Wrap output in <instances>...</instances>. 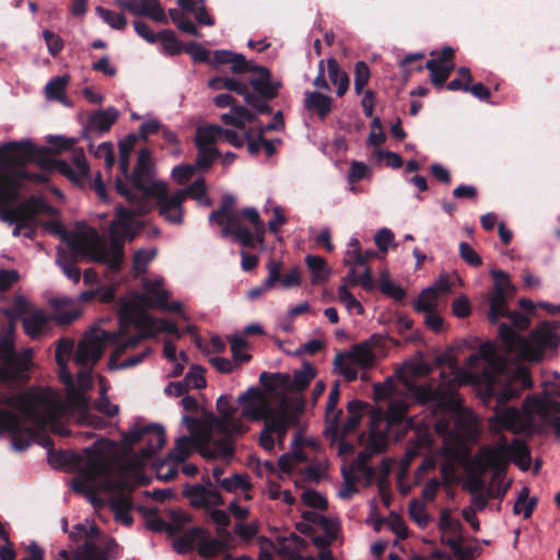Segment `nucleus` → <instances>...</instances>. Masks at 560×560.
Segmentation results:
<instances>
[{
  "instance_id": "aec40b11",
  "label": "nucleus",
  "mask_w": 560,
  "mask_h": 560,
  "mask_svg": "<svg viewBox=\"0 0 560 560\" xmlns=\"http://www.w3.org/2000/svg\"><path fill=\"white\" fill-rule=\"evenodd\" d=\"M203 483L192 485L185 489V495L194 508L209 510L224 504L220 492L211 488L210 477H202Z\"/></svg>"
},
{
  "instance_id": "5701e85b",
  "label": "nucleus",
  "mask_w": 560,
  "mask_h": 560,
  "mask_svg": "<svg viewBox=\"0 0 560 560\" xmlns=\"http://www.w3.org/2000/svg\"><path fill=\"white\" fill-rule=\"evenodd\" d=\"M253 73L249 84L258 94V97L266 103L275 98L282 85L281 81L273 79L266 67L256 66Z\"/></svg>"
},
{
  "instance_id": "ea45409f",
  "label": "nucleus",
  "mask_w": 560,
  "mask_h": 560,
  "mask_svg": "<svg viewBox=\"0 0 560 560\" xmlns=\"http://www.w3.org/2000/svg\"><path fill=\"white\" fill-rule=\"evenodd\" d=\"M177 4L185 11L191 12L199 24L212 26L213 19L207 12L203 0H177Z\"/></svg>"
},
{
  "instance_id": "6e6552de",
  "label": "nucleus",
  "mask_w": 560,
  "mask_h": 560,
  "mask_svg": "<svg viewBox=\"0 0 560 560\" xmlns=\"http://www.w3.org/2000/svg\"><path fill=\"white\" fill-rule=\"evenodd\" d=\"M237 404L242 407L241 417L252 421L264 420V430L259 436V443L266 451L271 452L275 448L277 435L279 444L290 428L296 427L302 413V409L293 408L288 404L280 405L277 409L271 408V402L267 394L259 387L252 386L237 397Z\"/></svg>"
},
{
  "instance_id": "a211bd4d",
  "label": "nucleus",
  "mask_w": 560,
  "mask_h": 560,
  "mask_svg": "<svg viewBox=\"0 0 560 560\" xmlns=\"http://www.w3.org/2000/svg\"><path fill=\"white\" fill-rule=\"evenodd\" d=\"M386 443V436L383 433H377L375 430H371L366 450L358 455L349 470L355 476L361 474L366 482L371 483L375 471L373 467L366 464V462L372 455L384 452Z\"/></svg>"
},
{
  "instance_id": "e2e57ef3",
  "label": "nucleus",
  "mask_w": 560,
  "mask_h": 560,
  "mask_svg": "<svg viewBox=\"0 0 560 560\" xmlns=\"http://www.w3.org/2000/svg\"><path fill=\"white\" fill-rule=\"evenodd\" d=\"M97 15L114 30H122L127 25V20L122 14L116 13L103 7L96 8Z\"/></svg>"
},
{
  "instance_id": "f257e3e1",
  "label": "nucleus",
  "mask_w": 560,
  "mask_h": 560,
  "mask_svg": "<svg viewBox=\"0 0 560 560\" xmlns=\"http://www.w3.org/2000/svg\"><path fill=\"white\" fill-rule=\"evenodd\" d=\"M441 377L442 383L439 386L418 385L409 392L415 401L420 405L430 404L435 408L434 412H440L434 430L443 438V442L448 440L451 443H460L463 448L465 441L477 434L478 421L476 415L462 405L457 394L462 384H478L486 401L495 398L497 406L489 420L498 410L509 408L503 406L506 401L532 386L527 368L510 359H502L494 343L490 341L481 343L463 368L451 366L450 374L443 372ZM489 429L492 433H500L490 425Z\"/></svg>"
},
{
  "instance_id": "5fc2aeb1",
  "label": "nucleus",
  "mask_w": 560,
  "mask_h": 560,
  "mask_svg": "<svg viewBox=\"0 0 560 560\" xmlns=\"http://www.w3.org/2000/svg\"><path fill=\"white\" fill-rule=\"evenodd\" d=\"M182 422H183V424L186 425L188 431L191 433L190 436H198V438H201V439L209 440L210 441V448H213V444L218 443V440L214 436V435H218V434L215 433V431L211 430V424L209 425L207 432L199 434L198 433V429H199L200 425H199V422H198V420L196 418L186 415V416H184L182 418Z\"/></svg>"
},
{
  "instance_id": "ddd939ff",
  "label": "nucleus",
  "mask_w": 560,
  "mask_h": 560,
  "mask_svg": "<svg viewBox=\"0 0 560 560\" xmlns=\"http://www.w3.org/2000/svg\"><path fill=\"white\" fill-rule=\"evenodd\" d=\"M478 460L486 462V465L498 466L500 470L509 460H512L524 471L529 469L532 463L529 448L524 441L514 439L509 444L504 438L500 439L494 446L480 447Z\"/></svg>"
},
{
  "instance_id": "7c9ffc66",
  "label": "nucleus",
  "mask_w": 560,
  "mask_h": 560,
  "mask_svg": "<svg viewBox=\"0 0 560 560\" xmlns=\"http://www.w3.org/2000/svg\"><path fill=\"white\" fill-rule=\"evenodd\" d=\"M347 359L357 363L362 369L371 368L375 362V354L372 349V343L362 341L351 348L347 353Z\"/></svg>"
},
{
  "instance_id": "473e14b6",
  "label": "nucleus",
  "mask_w": 560,
  "mask_h": 560,
  "mask_svg": "<svg viewBox=\"0 0 560 560\" xmlns=\"http://www.w3.org/2000/svg\"><path fill=\"white\" fill-rule=\"evenodd\" d=\"M180 535L173 540V548L176 552L185 555L190 552L196 542L205 534L202 527H191L187 530L179 533Z\"/></svg>"
},
{
  "instance_id": "338daca9",
  "label": "nucleus",
  "mask_w": 560,
  "mask_h": 560,
  "mask_svg": "<svg viewBox=\"0 0 560 560\" xmlns=\"http://www.w3.org/2000/svg\"><path fill=\"white\" fill-rule=\"evenodd\" d=\"M315 377V370L307 363L303 364L301 370H296L293 375V385L298 390H303Z\"/></svg>"
},
{
  "instance_id": "8fccbe9b",
  "label": "nucleus",
  "mask_w": 560,
  "mask_h": 560,
  "mask_svg": "<svg viewBox=\"0 0 560 560\" xmlns=\"http://www.w3.org/2000/svg\"><path fill=\"white\" fill-rule=\"evenodd\" d=\"M338 301L345 305L349 313H355L358 315L363 314L364 308L358 299L349 291L346 284H341L338 288Z\"/></svg>"
},
{
  "instance_id": "e433bc0d",
  "label": "nucleus",
  "mask_w": 560,
  "mask_h": 560,
  "mask_svg": "<svg viewBox=\"0 0 560 560\" xmlns=\"http://www.w3.org/2000/svg\"><path fill=\"white\" fill-rule=\"evenodd\" d=\"M244 97V101L255 108L258 113L270 112L268 103L261 101L257 95L249 92L248 84L233 78L232 90Z\"/></svg>"
},
{
  "instance_id": "6ab92c4d",
  "label": "nucleus",
  "mask_w": 560,
  "mask_h": 560,
  "mask_svg": "<svg viewBox=\"0 0 560 560\" xmlns=\"http://www.w3.org/2000/svg\"><path fill=\"white\" fill-rule=\"evenodd\" d=\"M98 540H86L75 550L68 552L60 550L56 560H106L115 552L117 544L115 540H106L104 548L100 547Z\"/></svg>"
},
{
  "instance_id": "a19ab883",
  "label": "nucleus",
  "mask_w": 560,
  "mask_h": 560,
  "mask_svg": "<svg viewBox=\"0 0 560 560\" xmlns=\"http://www.w3.org/2000/svg\"><path fill=\"white\" fill-rule=\"evenodd\" d=\"M454 67L453 62L441 65L436 59H430L425 63V68L430 71L431 81L438 88H443Z\"/></svg>"
},
{
  "instance_id": "052dcab7",
  "label": "nucleus",
  "mask_w": 560,
  "mask_h": 560,
  "mask_svg": "<svg viewBox=\"0 0 560 560\" xmlns=\"http://www.w3.org/2000/svg\"><path fill=\"white\" fill-rule=\"evenodd\" d=\"M68 77H56L50 80L45 88L46 97L48 100H57L63 102V91L68 84Z\"/></svg>"
},
{
  "instance_id": "c756f323",
  "label": "nucleus",
  "mask_w": 560,
  "mask_h": 560,
  "mask_svg": "<svg viewBox=\"0 0 560 560\" xmlns=\"http://www.w3.org/2000/svg\"><path fill=\"white\" fill-rule=\"evenodd\" d=\"M268 276L261 285L250 289L247 292L249 300H256L260 298L266 291L272 290L276 283L280 280L282 264L279 260L270 259L267 262Z\"/></svg>"
},
{
  "instance_id": "9b49d317",
  "label": "nucleus",
  "mask_w": 560,
  "mask_h": 560,
  "mask_svg": "<svg viewBox=\"0 0 560 560\" xmlns=\"http://www.w3.org/2000/svg\"><path fill=\"white\" fill-rule=\"evenodd\" d=\"M386 427L389 432L402 434L413 429V436L410 439L405 455L400 459L401 474H405L411 462L418 457L423 450L432 443V435L428 425L416 422L408 412V405L402 399H392L386 415Z\"/></svg>"
},
{
  "instance_id": "09e8293b",
  "label": "nucleus",
  "mask_w": 560,
  "mask_h": 560,
  "mask_svg": "<svg viewBox=\"0 0 560 560\" xmlns=\"http://www.w3.org/2000/svg\"><path fill=\"white\" fill-rule=\"evenodd\" d=\"M74 533L71 534V536L78 535L80 537L85 538L86 540L93 539V540H101L100 547L104 548L106 546V540H113L112 538L101 535L98 533V528L90 523H80L74 526Z\"/></svg>"
},
{
  "instance_id": "f704fd0d",
  "label": "nucleus",
  "mask_w": 560,
  "mask_h": 560,
  "mask_svg": "<svg viewBox=\"0 0 560 560\" xmlns=\"http://www.w3.org/2000/svg\"><path fill=\"white\" fill-rule=\"evenodd\" d=\"M104 266L106 267L105 271H107V266L106 265H104ZM120 268H122V266ZM120 270L121 269H119L117 271V273L115 275V278L113 280L108 279L106 277V272H104L105 279L108 280L112 284L109 287H105V288H101V289H96V290L83 291L80 294V300L82 302H88V301H91V300L97 298L101 302H104V303L113 301L115 298L114 283H118L120 281V276H119Z\"/></svg>"
},
{
  "instance_id": "c85d7f7f",
  "label": "nucleus",
  "mask_w": 560,
  "mask_h": 560,
  "mask_svg": "<svg viewBox=\"0 0 560 560\" xmlns=\"http://www.w3.org/2000/svg\"><path fill=\"white\" fill-rule=\"evenodd\" d=\"M243 217L253 225V232L249 231L250 245H242L247 248H255L257 245H261L265 241L266 225L260 219L256 208L247 207L242 210Z\"/></svg>"
},
{
  "instance_id": "dca6fc26",
  "label": "nucleus",
  "mask_w": 560,
  "mask_h": 560,
  "mask_svg": "<svg viewBox=\"0 0 560 560\" xmlns=\"http://www.w3.org/2000/svg\"><path fill=\"white\" fill-rule=\"evenodd\" d=\"M234 202L233 195H225L220 208L210 213L209 221L222 226L221 235L223 237L232 236L241 245H250L249 230L241 223L240 213L234 209Z\"/></svg>"
},
{
  "instance_id": "9d476101",
  "label": "nucleus",
  "mask_w": 560,
  "mask_h": 560,
  "mask_svg": "<svg viewBox=\"0 0 560 560\" xmlns=\"http://www.w3.org/2000/svg\"><path fill=\"white\" fill-rule=\"evenodd\" d=\"M560 411V387L545 393L541 397H527L521 410L508 408L498 410L490 419L493 431L533 433Z\"/></svg>"
},
{
  "instance_id": "a878e982",
  "label": "nucleus",
  "mask_w": 560,
  "mask_h": 560,
  "mask_svg": "<svg viewBox=\"0 0 560 560\" xmlns=\"http://www.w3.org/2000/svg\"><path fill=\"white\" fill-rule=\"evenodd\" d=\"M479 457V451L474 456V458L468 463L467 470H468V477L465 482V488L471 492L472 494L479 493L481 490H483L486 482L483 479V476L489 469H492L494 472V478H498L501 470L498 468V466L494 465H486V462L478 460Z\"/></svg>"
},
{
  "instance_id": "cd10ccee",
  "label": "nucleus",
  "mask_w": 560,
  "mask_h": 560,
  "mask_svg": "<svg viewBox=\"0 0 560 560\" xmlns=\"http://www.w3.org/2000/svg\"><path fill=\"white\" fill-rule=\"evenodd\" d=\"M118 116L119 112L113 106L96 110L89 116L86 131L95 135L107 132Z\"/></svg>"
},
{
  "instance_id": "bf43d9fd",
  "label": "nucleus",
  "mask_w": 560,
  "mask_h": 560,
  "mask_svg": "<svg viewBox=\"0 0 560 560\" xmlns=\"http://www.w3.org/2000/svg\"><path fill=\"white\" fill-rule=\"evenodd\" d=\"M21 430V419L12 411L0 409V431L16 434Z\"/></svg>"
},
{
  "instance_id": "864d4df0",
  "label": "nucleus",
  "mask_w": 560,
  "mask_h": 560,
  "mask_svg": "<svg viewBox=\"0 0 560 560\" xmlns=\"http://www.w3.org/2000/svg\"><path fill=\"white\" fill-rule=\"evenodd\" d=\"M438 295L435 294L433 289H423L420 293L417 302L416 310L420 313L434 312L438 307Z\"/></svg>"
},
{
  "instance_id": "7ed1b4c3",
  "label": "nucleus",
  "mask_w": 560,
  "mask_h": 560,
  "mask_svg": "<svg viewBox=\"0 0 560 560\" xmlns=\"http://www.w3.org/2000/svg\"><path fill=\"white\" fill-rule=\"evenodd\" d=\"M144 295L132 294L120 299L117 304L119 328L116 331L97 330L86 334L81 340L77 353L80 364H93L103 355L106 347H114L113 359L142 339L156 337L159 332L180 337L176 325L166 318H155L147 314L148 306L163 311L180 312L182 305L170 303V292L163 285V278L154 277L143 281Z\"/></svg>"
},
{
  "instance_id": "39448f33",
  "label": "nucleus",
  "mask_w": 560,
  "mask_h": 560,
  "mask_svg": "<svg viewBox=\"0 0 560 560\" xmlns=\"http://www.w3.org/2000/svg\"><path fill=\"white\" fill-rule=\"evenodd\" d=\"M115 444L107 440H97L81 454L48 451V462L56 468H61L70 460L74 462L79 472L72 481L75 492L88 495L96 503V494L103 491H116L121 488L118 474L115 470Z\"/></svg>"
},
{
  "instance_id": "0e129e2a",
  "label": "nucleus",
  "mask_w": 560,
  "mask_h": 560,
  "mask_svg": "<svg viewBox=\"0 0 560 560\" xmlns=\"http://www.w3.org/2000/svg\"><path fill=\"white\" fill-rule=\"evenodd\" d=\"M409 515L419 527L424 528L428 526L430 517L425 503L418 500L411 501L409 504Z\"/></svg>"
},
{
  "instance_id": "37998d69",
  "label": "nucleus",
  "mask_w": 560,
  "mask_h": 560,
  "mask_svg": "<svg viewBox=\"0 0 560 560\" xmlns=\"http://www.w3.org/2000/svg\"><path fill=\"white\" fill-rule=\"evenodd\" d=\"M131 501L126 497L117 498L110 501V510L115 520L126 526L131 525L133 521L131 515Z\"/></svg>"
},
{
  "instance_id": "6e6d98bb",
  "label": "nucleus",
  "mask_w": 560,
  "mask_h": 560,
  "mask_svg": "<svg viewBox=\"0 0 560 560\" xmlns=\"http://www.w3.org/2000/svg\"><path fill=\"white\" fill-rule=\"evenodd\" d=\"M100 398L95 401V408L101 413L107 417H114L118 413V405L112 404L106 395V385L103 382V378L100 380Z\"/></svg>"
},
{
  "instance_id": "1a4fd4ad",
  "label": "nucleus",
  "mask_w": 560,
  "mask_h": 560,
  "mask_svg": "<svg viewBox=\"0 0 560 560\" xmlns=\"http://www.w3.org/2000/svg\"><path fill=\"white\" fill-rule=\"evenodd\" d=\"M501 317H508L512 323V326L503 323L499 327L505 353L512 360L539 361L546 350L555 349L560 343V337L549 323L539 325L526 339L514 329H526L529 326L527 316L518 311L510 312L506 307V314L499 315L498 319Z\"/></svg>"
},
{
  "instance_id": "4be33fe9",
  "label": "nucleus",
  "mask_w": 560,
  "mask_h": 560,
  "mask_svg": "<svg viewBox=\"0 0 560 560\" xmlns=\"http://www.w3.org/2000/svg\"><path fill=\"white\" fill-rule=\"evenodd\" d=\"M196 446H200L201 454L203 456L213 458L217 457L214 455H211L214 447L210 448L209 440L201 439L198 436L182 435L176 440L175 446L170 451L167 455L168 462H172L174 464H183L191 453L192 448Z\"/></svg>"
},
{
  "instance_id": "4468645a",
  "label": "nucleus",
  "mask_w": 560,
  "mask_h": 560,
  "mask_svg": "<svg viewBox=\"0 0 560 560\" xmlns=\"http://www.w3.org/2000/svg\"><path fill=\"white\" fill-rule=\"evenodd\" d=\"M122 442L127 452L138 443L144 444L132 460L135 466H142L154 453L162 448L165 443V432L163 427L159 424L135 425L122 434Z\"/></svg>"
},
{
  "instance_id": "f8f14e48",
  "label": "nucleus",
  "mask_w": 560,
  "mask_h": 560,
  "mask_svg": "<svg viewBox=\"0 0 560 560\" xmlns=\"http://www.w3.org/2000/svg\"><path fill=\"white\" fill-rule=\"evenodd\" d=\"M230 395H222L217 399V409L220 415L211 421V430L218 434V443H214V450L211 455L230 456L233 447L230 440L248 431V427L242 418L235 417V407L231 404Z\"/></svg>"
},
{
  "instance_id": "680f3d73",
  "label": "nucleus",
  "mask_w": 560,
  "mask_h": 560,
  "mask_svg": "<svg viewBox=\"0 0 560 560\" xmlns=\"http://www.w3.org/2000/svg\"><path fill=\"white\" fill-rule=\"evenodd\" d=\"M191 521L190 515L183 511H171L170 512V536L175 537L179 535L187 524Z\"/></svg>"
},
{
  "instance_id": "393cba45",
  "label": "nucleus",
  "mask_w": 560,
  "mask_h": 560,
  "mask_svg": "<svg viewBox=\"0 0 560 560\" xmlns=\"http://www.w3.org/2000/svg\"><path fill=\"white\" fill-rule=\"evenodd\" d=\"M436 456L443 458L441 474L444 481H451L455 476L456 465L465 458L464 448L460 447V443H451L447 440L443 442V446L438 451Z\"/></svg>"
},
{
  "instance_id": "412c9836",
  "label": "nucleus",
  "mask_w": 560,
  "mask_h": 560,
  "mask_svg": "<svg viewBox=\"0 0 560 560\" xmlns=\"http://www.w3.org/2000/svg\"><path fill=\"white\" fill-rule=\"evenodd\" d=\"M213 129L206 126L198 127L196 130L195 143L198 150L195 166L199 170H208L213 161L219 158V151L215 148Z\"/></svg>"
},
{
  "instance_id": "de8ad7c7",
  "label": "nucleus",
  "mask_w": 560,
  "mask_h": 560,
  "mask_svg": "<svg viewBox=\"0 0 560 560\" xmlns=\"http://www.w3.org/2000/svg\"><path fill=\"white\" fill-rule=\"evenodd\" d=\"M528 495H529V490L526 487L522 488L517 495V500L514 504V508H513L514 513L515 514L523 513L524 518H528L532 515V513L537 504V499L536 498L529 499Z\"/></svg>"
},
{
  "instance_id": "2eb2a0df",
  "label": "nucleus",
  "mask_w": 560,
  "mask_h": 560,
  "mask_svg": "<svg viewBox=\"0 0 560 560\" xmlns=\"http://www.w3.org/2000/svg\"><path fill=\"white\" fill-rule=\"evenodd\" d=\"M10 317H20L23 330L31 339H40L49 334L51 327L50 315L33 306L23 295L13 299L12 306L7 311Z\"/></svg>"
},
{
  "instance_id": "bb28decb",
  "label": "nucleus",
  "mask_w": 560,
  "mask_h": 560,
  "mask_svg": "<svg viewBox=\"0 0 560 560\" xmlns=\"http://www.w3.org/2000/svg\"><path fill=\"white\" fill-rule=\"evenodd\" d=\"M304 108L319 119H325L332 110V98L317 91H305Z\"/></svg>"
},
{
  "instance_id": "13d9d810",
  "label": "nucleus",
  "mask_w": 560,
  "mask_h": 560,
  "mask_svg": "<svg viewBox=\"0 0 560 560\" xmlns=\"http://www.w3.org/2000/svg\"><path fill=\"white\" fill-rule=\"evenodd\" d=\"M156 249L150 248V249H139L133 255V270L137 275L144 273L147 271V268L149 264L154 259L156 256Z\"/></svg>"
},
{
  "instance_id": "79ce46f5",
  "label": "nucleus",
  "mask_w": 560,
  "mask_h": 560,
  "mask_svg": "<svg viewBox=\"0 0 560 560\" xmlns=\"http://www.w3.org/2000/svg\"><path fill=\"white\" fill-rule=\"evenodd\" d=\"M328 75L334 85L337 86V95L342 96L349 89L350 80L348 74L340 69L338 62L335 59H328L327 61Z\"/></svg>"
},
{
  "instance_id": "f03ea898",
  "label": "nucleus",
  "mask_w": 560,
  "mask_h": 560,
  "mask_svg": "<svg viewBox=\"0 0 560 560\" xmlns=\"http://www.w3.org/2000/svg\"><path fill=\"white\" fill-rule=\"evenodd\" d=\"M73 340L61 338L57 342L55 359L59 368V380L66 386V398L50 388H34L16 394L14 390L28 381L27 371L31 364L32 349L23 354L9 351L0 363V405L11 407L20 412L21 417L34 424L37 429L50 430L60 435L69 431L58 422L61 416L77 413L79 421L92 427H101L103 421L90 412V402L84 392L92 387L91 368L93 364H80L77 384L67 363L73 351ZM79 346L77 350H79ZM78 353V351H75ZM77 361V354H74Z\"/></svg>"
},
{
  "instance_id": "c9c22d12",
  "label": "nucleus",
  "mask_w": 560,
  "mask_h": 560,
  "mask_svg": "<svg viewBox=\"0 0 560 560\" xmlns=\"http://www.w3.org/2000/svg\"><path fill=\"white\" fill-rule=\"evenodd\" d=\"M340 397V390H339V383L336 382L330 389L328 401L326 406V421L328 423V429L334 431L335 433L339 429V420L341 416V410L336 409L337 404L339 401Z\"/></svg>"
},
{
  "instance_id": "f3484780",
  "label": "nucleus",
  "mask_w": 560,
  "mask_h": 560,
  "mask_svg": "<svg viewBox=\"0 0 560 560\" xmlns=\"http://www.w3.org/2000/svg\"><path fill=\"white\" fill-rule=\"evenodd\" d=\"M490 275L494 280V287L490 294L488 317L492 323H497L499 315L506 314V302L508 299L513 296L515 288L511 283L506 272L502 270H491Z\"/></svg>"
},
{
  "instance_id": "4d7b16f0",
  "label": "nucleus",
  "mask_w": 560,
  "mask_h": 560,
  "mask_svg": "<svg viewBox=\"0 0 560 560\" xmlns=\"http://www.w3.org/2000/svg\"><path fill=\"white\" fill-rule=\"evenodd\" d=\"M158 39L161 40L164 51L171 56L178 55L182 51V43L171 30H164L159 33Z\"/></svg>"
},
{
  "instance_id": "69168bd1",
  "label": "nucleus",
  "mask_w": 560,
  "mask_h": 560,
  "mask_svg": "<svg viewBox=\"0 0 560 560\" xmlns=\"http://www.w3.org/2000/svg\"><path fill=\"white\" fill-rule=\"evenodd\" d=\"M343 262L346 265H364V255L361 252L360 242L357 237L349 240Z\"/></svg>"
},
{
  "instance_id": "58836bf2",
  "label": "nucleus",
  "mask_w": 560,
  "mask_h": 560,
  "mask_svg": "<svg viewBox=\"0 0 560 560\" xmlns=\"http://www.w3.org/2000/svg\"><path fill=\"white\" fill-rule=\"evenodd\" d=\"M220 487L226 492H236L241 490L244 492V498L246 500L250 499L248 491L252 488V483L247 474H234L230 477L223 478L220 481Z\"/></svg>"
},
{
  "instance_id": "c03bdc74",
  "label": "nucleus",
  "mask_w": 560,
  "mask_h": 560,
  "mask_svg": "<svg viewBox=\"0 0 560 560\" xmlns=\"http://www.w3.org/2000/svg\"><path fill=\"white\" fill-rule=\"evenodd\" d=\"M307 268L312 275V282L318 283L327 280L330 275V270L326 265V261L320 256L307 255L305 258Z\"/></svg>"
},
{
  "instance_id": "2f4dec72",
  "label": "nucleus",
  "mask_w": 560,
  "mask_h": 560,
  "mask_svg": "<svg viewBox=\"0 0 560 560\" xmlns=\"http://www.w3.org/2000/svg\"><path fill=\"white\" fill-rule=\"evenodd\" d=\"M255 119L256 115L245 106H232L229 113L221 115V121L224 125L233 126L236 129H244L246 124H250Z\"/></svg>"
},
{
  "instance_id": "b1692460",
  "label": "nucleus",
  "mask_w": 560,
  "mask_h": 560,
  "mask_svg": "<svg viewBox=\"0 0 560 560\" xmlns=\"http://www.w3.org/2000/svg\"><path fill=\"white\" fill-rule=\"evenodd\" d=\"M117 4L136 16H149L154 22L167 23V16L159 0H118Z\"/></svg>"
},
{
  "instance_id": "3c124183",
  "label": "nucleus",
  "mask_w": 560,
  "mask_h": 560,
  "mask_svg": "<svg viewBox=\"0 0 560 560\" xmlns=\"http://www.w3.org/2000/svg\"><path fill=\"white\" fill-rule=\"evenodd\" d=\"M334 363L335 368L347 381H354L358 377V368L360 366L347 359L345 353L337 354Z\"/></svg>"
},
{
  "instance_id": "72a5a7b5",
  "label": "nucleus",
  "mask_w": 560,
  "mask_h": 560,
  "mask_svg": "<svg viewBox=\"0 0 560 560\" xmlns=\"http://www.w3.org/2000/svg\"><path fill=\"white\" fill-rule=\"evenodd\" d=\"M180 197L186 200L192 198L199 206L209 207L212 201L207 195L206 180L202 177L197 178L191 185L186 188L176 190Z\"/></svg>"
},
{
  "instance_id": "49530a36",
  "label": "nucleus",
  "mask_w": 560,
  "mask_h": 560,
  "mask_svg": "<svg viewBox=\"0 0 560 560\" xmlns=\"http://www.w3.org/2000/svg\"><path fill=\"white\" fill-rule=\"evenodd\" d=\"M206 128L213 129V138L214 142H217L219 139H224L230 144L234 145L235 148H242L246 141L245 133L243 137H241L236 131L224 129L218 125H208Z\"/></svg>"
},
{
  "instance_id": "4c0bfd02",
  "label": "nucleus",
  "mask_w": 560,
  "mask_h": 560,
  "mask_svg": "<svg viewBox=\"0 0 560 560\" xmlns=\"http://www.w3.org/2000/svg\"><path fill=\"white\" fill-rule=\"evenodd\" d=\"M244 97V101L255 108L258 113L270 112L268 103L261 101L257 95L249 92L248 84L233 78L232 90Z\"/></svg>"
},
{
  "instance_id": "20e7f679",
  "label": "nucleus",
  "mask_w": 560,
  "mask_h": 560,
  "mask_svg": "<svg viewBox=\"0 0 560 560\" xmlns=\"http://www.w3.org/2000/svg\"><path fill=\"white\" fill-rule=\"evenodd\" d=\"M135 188L139 195L129 190L125 184L117 178L116 189L129 202V208L118 207L116 219L113 222L127 223L130 228L128 235L124 236V244L132 241L136 236L135 218L143 215L151 209V199H155L159 206L160 215L170 224L180 225L184 221L183 202L185 201L177 191L170 195L165 182L155 180L152 177L151 155L148 150L139 152L135 174L132 176Z\"/></svg>"
},
{
  "instance_id": "a18cd8bd",
  "label": "nucleus",
  "mask_w": 560,
  "mask_h": 560,
  "mask_svg": "<svg viewBox=\"0 0 560 560\" xmlns=\"http://www.w3.org/2000/svg\"><path fill=\"white\" fill-rule=\"evenodd\" d=\"M69 255H71L69 253ZM78 257L68 258V255L66 250L62 247H58L57 249V259L56 262L62 270V272L67 276L68 279L72 280L73 282H79L81 278V271L80 269L72 262V259H77Z\"/></svg>"
},
{
  "instance_id": "774afa93",
  "label": "nucleus",
  "mask_w": 560,
  "mask_h": 560,
  "mask_svg": "<svg viewBox=\"0 0 560 560\" xmlns=\"http://www.w3.org/2000/svg\"><path fill=\"white\" fill-rule=\"evenodd\" d=\"M370 69L364 61H358L354 65V91L357 94H361L363 89L369 83Z\"/></svg>"
},
{
  "instance_id": "603ef678",
  "label": "nucleus",
  "mask_w": 560,
  "mask_h": 560,
  "mask_svg": "<svg viewBox=\"0 0 560 560\" xmlns=\"http://www.w3.org/2000/svg\"><path fill=\"white\" fill-rule=\"evenodd\" d=\"M342 477L343 482L340 486V488L337 491V494L342 500L350 499L354 493H357L359 490L355 486V482L358 480V476L353 475L348 468L342 467Z\"/></svg>"
},
{
  "instance_id": "423d86ee",
  "label": "nucleus",
  "mask_w": 560,
  "mask_h": 560,
  "mask_svg": "<svg viewBox=\"0 0 560 560\" xmlns=\"http://www.w3.org/2000/svg\"><path fill=\"white\" fill-rule=\"evenodd\" d=\"M43 226L47 232L60 237L66 243L72 257H81L89 261L106 265V277L110 280L115 278L124 264V236L130 232L126 222L119 224L112 221L108 236L101 235L90 226L80 228L69 234L59 221H49L44 223Z\"/></svg>"
},
{
  "instance_id": "0eeeda50",
  "label": "nucleus",
  "mask_w": 560,
  "mask_h": 560,
  "mask_svg": "<svg viewBox=\"0 0 560 560\" xmlns=\"http://www.w3.org/2000/svg\"><path fill=\"white\" fill-rule=\"evenodd\" d=\"M31 162L39 163L43 167H54L60 174L77 184L86 178L90 172L89 163L82 150H74L71 162H67L62 160L48 159L47 149L36 147L28 139L22 141H10L0 145V168L7 166L10 170V177L15 187L14 195L19 194L21 177L35 183H43L46 180V175L43 173L19 172V166Z\"/></svg>"
}]
</instances>
